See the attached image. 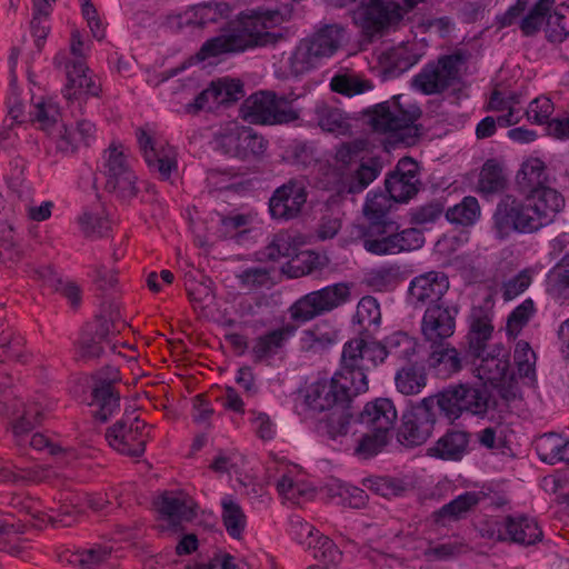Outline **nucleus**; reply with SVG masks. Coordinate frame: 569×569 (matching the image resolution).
I'll list each match as a JSON object with an SVG mask.
<instances>
[{"label": "nucleus", "mask_w": 569, "mask_h": 569, "mask_svg": "<svg viewBox=\"0 0 569 569\" xmlns=\"http://www.w3.org/2000/svg\"><path fill=\"white\" fill-rule=\"evenodd\" d=\"M305 179L292 178L278 187L270 200L269 211L273 219L288 221L297 218L307 202Z\"/></svg>", "instance_id": "15"}, {"label": "nucleus", "mask_w": 569, "mask_h": 569, "mask_svg": "<svg viewBox=\"0 0 569 569\" xmlns=\"http://www.w3.org/2000/svg\"><path fill=\"white\" fill-rule=\"evenodd\" d=\"M417 163L408 158L401 159L393 172L386 179V190L395 202H406L418 192Z\"/></svg>", "instance_id": "20"}, {"label": "nucleus", "mask_w": 569, "mask_h": 569, "mask_svg": "<svg viewBox=\"0 0 569 569\" xmlns=\"http://www.w3.org/2000/svg\"><path fill=\"white\" fill-rule=\"evenodd\" d=\"M56 131L52 138L59 152L72 154L82 146L81 138L78 137L74 128L61 124Z\"/></svg>", "instance_id": "57"}, {"label": "nucleus", "mask_w": 569, "mask_h": 569, "mask_svg": "<svg viewBox=\"0 0 569 569\" xmlns=\"http://www.w3.org/2000/svg\"><path fill=\"white\" fill-rule=\"evenodd\" d=\"M506 179L500 163L495 159H489L482 166L478 181L480 192L490 194L505 188Z\"/></svg>", "instance_id": "43"}, {"label": "nucleus", "mask_w": 569, "mask_h": 569, "mask_svg": "<svg viewBox=\"0 0 569 569\" xmlns=\"http://www.w3.org/2000/svg\"><path fill=\"white\" fill-rule=\"evenodd\" d=\"M483 498L481 492L468 491L435 511V522L445 526L447 522L457 521L473 509Z\"/></svg>", "instance_id": "33"}, {"label": "nucleus", "mask_w": 569, "mask_h": 569, "mask_svg": "<svg viewBox=\"0 0 569 569\" xmlns=\"http://www.w3.org/2000/svg\"><path fill=\"white\" fill-rule=\"evenodd\" d=\"M397 410L391 400L379 398L368 402L356 418L355 425L368 430L389 433L397 420Z\"/></svg>", "instance_id": "24"}, {"label": "nucleus", "mask_w": 569, "mask_h": 569, "mask_svg": "<svg viewBox=\"0 0 569 569\" xmlns=\"http://www.w3.org/2000/svg\"><path fill=\"white\" fill-rule=\"evenodd\" d=\"M553 112V103L547 97H539L532 100L526 111L529 121L549 126L550 116Z\"/></svg>", "instance_id": "63"}, {"label": "nucleus", "mask_w": 569, "mask_h": 569, "mask_svg": "<svg viewBox=\"0 0 569 569\" xmlns=\"http://www.w3.org/2000/svg\"><path fill=\"white\" fill-rule=\"evenodd\" d=\"M458 312L456 306L429 305L421 320V335L425 342L439 345L448 341L455 333Z\"/></svg>", "instance_id": "16"}, {"label": "nucleus", "mask_w": 569, "mask_h": 569, "mask_svg": "<svg viewBox=\"0 0 569 569\" xmlns=\"http://www.w3.org/2000/svg\"><path fill=\"white\" fill-rule=\"evenodd\" d=\"M513 359L520 377L532 378L535 376L536 355L527 341L517 342Z\"/></svg>", "instance_id": "56"}, {"label": "nucleus", "mask_w": 569, "mask_h": 569, "mask_svg": "<svg viewBox=\"0 0 569 569\" xmlns=\"http://www.w3.org/2000/svg\"><path fill=\"white\" fill-rule=\"evenodd\" d=\"M352 389L353 386L337 372L329 380L312 383L306 396V403L315 412L331 411L349 403L352 397L361 393Z\"/></svg>", "instance_id": "11"}, {"label": "nucleus", "mask_w": 569, "mask_h": 569, "mask_svg": "<svg viewBox=\"0 0 569 569\" xmlns=\"http://www.w3.org/2000/svg\"><path fill=\"white\" fill-rule=\"evenodd\" d=\"M292 100L278 97L271 91H261L247 98L241 107L244 120L259 124H283L299 118V111L292 108Z\"/></svg>", "instance_id": "7"}, {"label": "nucleus", "mask_w": 569, "mask_h": 569, "mask_svg": "<svg viewBox=\"0 0 569 569\" xmlns=\"http://www.w3.org/2000/svg\"><path fill=\"white\" fill-rule=\"evenodd\" d=\"M462 53L442 56L436 63H428L412 80V86L425 94L441 93L459 81Z\"/></svg>", "instance_id": "9"}, {"label": "nucleus", "mask_w": 569, "mask_h": 569, "mask_svg": "<svg viewBox=\"0 0 569 569\" xmlns=\"http://www.w3.org/2000/svg\"><path fill=\"white\" fill-rule=\"evenodd\" d=\"M237 279L240 286L247 290L271 288L274 284L271 271L261 267L247 268L237 274Z\"/></svg>", "instance_id": "52"}, {"label": "nucleus", "mask_w": 569, "mask_h": 569, "mask_svg": "<svg viewBox=\"0 0 569 569\" xmlns=\"http://www.w3.org/2000/svg\"><path fill=\"white\" fill-rule=\"evenodd\" d=\"M569 17V4H559L552 14H548L547 20V37L551 42H562L569 37V30L565 23V20Z\"/></svg>", "instance_id": "49"}, {"label": "nucleus", "mask_w": 569, "mask_h": 569, "mask_svg": "<svg viewBox=\"0 0 569 569\" xmlns=\"http://www.w3.org/2000/svg\"><path fill=\"white\" fill-rule=\"evenodd\" d=\"M393 202L395 200L388 192H369L362 208V213L366 220L363 224L393 221L389 218V212Z\"/></svg>", "instance_id": "36"}, {"label": "nucleus", "mask_w": 569, "mask_h": 569, "mask_svg": "<svg viewBox=\"0 0 569 569\" xmlns=\"http://www.w3.org/2000/svg\"><path fill=\"white\" fill-rule=\"evenodd\" d=\"M330 87L335 92L352 97L370 90L372 84L355 74H338L331 79Z\"/></svg>", "instance_id": "50"}, {"label": "nucleus", "mask_w": 569, "mask_h": 569, "mask_svg": "<svg viewBox=\"0 0 569 569\" xmlns=\"http://www.w3.org/2000/svg\"><path fill=\"white\" fill-rule=\"evenodd\" d=\"M159 512L172 523L191 521L196 518V502L184 493L164 491L157 503Z\"/></svg>", "instance_id": "27"}, {"label": "nucleus", "mask_w": 569, "mask_h": 569, "mask_svg": "<svg viewBox=\"0 0 569 569\" xmlns=\"http://www.w3.org/2000/svg\"><path fill=\"white\" fill-rule=\"evenodd\" d=\"M555 0H538L529 13L521 19L520 29L525 36L535 34L551 11Z\"/></svg>", "instance_id": "48"}, {"label": "nucleus", "mask_w": 569, "mask_h": 569, "mask_svg": "<svg viewBox=\"0 0 569 569\" xmlns=\"http://www.w3.org/2000/svg\"><path fill=\"white\" fill-rule=\"evenodd\" d=\"M385 360L386 351L381 342L359 336L345 343L339 373L353 386L352 390L362 393L369 388L367 372Z\"/></svg>", "instance_id": "3"}, {"label": "nucleus", "mask_w": 569, "mask_h": 569, "mask_svg": "<svg viewBox=\"0 0 569 569\" xmlns=\"http://www.w3.org/2000/svg\"><path fill=\"white\" fill-rule=\"evenodd\" d=\"M478 360L475 363L476 377L485 383L496 385L501 382L509 370V360L507 355L487 352L480 357H473Z\"/></svg>", "instance_id": "32"}, {"label": "nucleus", "mask_w": 569, "mask_h": 569, "mask_svg": "<svg viewBox=\"0 0 569 569\" xmlns=\"http://www.w3.org/2000/svg\"><path fill=\"white\" fill-rule=\"evenodd\" d=\"M395 385L405 396L418 395L427 385L426 371L416 365H407L396 372Z\"/></svg>", "instance_id": "38"}, {"label": "nucleus", "mask_w": 569, "mask_h": 569, "mask_svg": "<svg viewBox=\"0 0 569 569\" xmlns=\"http://www.w3.org/2000/svg\"><path fill=\"white\" fill-rule=\"evenodd\" d=\"M291 18V9L287 6L276 9L252 10L241 14L237 21L221 31L217 37L208 39L200 48L201 60L224 53H236L252 47L274 44L282 39V33L270 31Z\"/></svg>", "instance_id": "1"}, {"label": "nucleus", "mask_w": 569, "mask_h": 569, "mask_svg": "<svg viewBox=\"0 0 569 569\" xmlns=\"http://www.w3.org/2000/svg\"><path fill=\"white\" fill-rule=\"evenodd\" d=\"M316 116L317 122L322 130L338 136L349 133L350 124L348 119L339 109L320 103L316 107Z\"/></svg>", "instance_id": "40"}, {"label": "nucleus", "mask_w": 569, "mask_h": 569, "mask_svg": "<svg viewBox=\"0 0 569 569\" xmlns=\"http://www.w3.org/2000/svg\"><path fill=\"white\" fill-rule=\"evenodd\" d=\"M3 480L12 482H51L58 475L49 467H31L14 472L8 469L2 470Z\"/></svg>", "instance_id": "46"}, {"label": "nucleus", "mask_w": 569, "mask_h": 569, "mask_svg": "<svg viewBox=\"0 0 569 569\" xmlns=\"http://www.w3.org/2000/svg\"><path fill=\"white\" fill-rule=\"evenodd\" d=\"M346 29L339 23L323 24L306 38L321 59L332 57L342 46Z\"/></svg>", "instance_id": "28"}, {"label": "nucleus", "mask_w": 569, "mask_h": 569, "mask_svg": "<svg viewBox=\"0 0 569 569\" xmlns=\"http://www.w3.org/2000/svg\"><path fill=\"white\" fill-rule=\"evenodd\" d=\"M356 319L366 329L371 326L378 327L381 311L377 299L371 296L362 297L357 306Z\"/></svg>", "instance_id": "54"}, {"label": "nucleus", "mask_w": 569, "mask_h": 569, "mask_svg": "<svg viewBox=\"0 0 569 569\" xmlns=\"http://www.w3.org/2000/svg\"><path fill=\"white\" fill-rule=\"evenodd\" d=\"M562 438L556 432L541 436L536 443V451L543 462L556 465L559 462Z\"/></svg>", "instance_id": "53"}, {"label": "nucleus", "mask_w": 569, "mask_h": 569, "mask_svg": "<svg viewBox=\"0 0 569 569\" xmlns=\"http://www.w3.org/2000/svg\"><path fill=\"white\" fill-rule=\"evenodd\" d=\"M399 277V267L385 266L368 273V283L379 290L393 286Z\"/></svg>", "instance_id": "64"}, {"label": "nucleus", "mask_w": 569, "mask_h": 569, "mask_svg": "<svg viewBox=\"0 0 569 569\" xmlns=\"http://www.w3.org/2000/svg\"><path fill=\"white\" fill-rule=\"evenodd\" d=\"M480 217V206L475 197H465L460 203L448 209L446 218L457 224L471 226Z\"/></svg>", "instance_id": "45"}, {"label": "nucleus", "mask_w": 569, "mask_h": 569, "mask_svg": "<svg viewBox=\"0 0 569 569\" xmlns=\"http://www.w3.org/2000/svg\"><path fill=\"white\" fill-rule=\"evenodd\" d=\"M495 226L501 238L511 231L532 233L545 227L539 214L527 199L522 203L511 196L505 197L495 213Z\"/></svg>", "instance_id": "8"}, {"label": "nucleus", "mask_w": 569, "mask_h": 569, "mask_svg": "<svg viewBox=\"0 0 569 569\" xmlns=\"http://www.w3.org/2000/svg\"><path fill=\"white\" fill-rule=\"evenodd\" d=\"M79 223L83 234L91 239H98L107 236L110 229L107 218L91 212H84L80 216Z\"/></svg>", "instance_id": "59"}, {"label": "nucleus", "mask_w": 569, "mask_h": 569, "mask_svg": "<svg viewBox=\"0 0 569 569\" xmlns=\"http://www.w3.org/2000/svg\"><path fill=\"white\" fill-rule=\"evenodd\" d=\"M356 419L352 418L349 405L337 407L329 411L323 420V429L326 433L331 438L336 439L340 436L347 435L351 423H355Z\"/></svg>", "instance_id": "44"}, {"label": "nucleus", "mask_w": 569, "mask_h": 569, "mask_svg": "<svg viewBox=\"0 0 569 569\" xmlns=\"http://www.w3.org/2000/svg\"><path fill=\"white\" fill-rule=\"evenodd\" d=\"M432 398L435 405L449 420H456L465 413L483 417L490 407L488 390L471 383L449 386Z\"/></svg>", "instance_id": "5"}, {"label": "nucleus", "mask_w": 569, "mask_h": 569, "mask_svg": "<svg viewBox=\"0 0 569 569\" xmlns=\"http://www.w3.org/2000/svg\"><path fill=\"white\" fill-rule=\"evenodd\" d=\"M321 58L307 39H302L288 59V68L292 76L300 77L316 69Z\"/></svg>", "instance_id": "35"}, {"label": "nucleus", "mask_w": 569, "mask_h": 569, "mask_svg": "<svg viewBox=\"0 0 569 569\" xmlns=\"http://www.w3.org/2000/svg\"><path fill=\"white\" fill-rule=\"evenodd\" d=\"M468 321V353L471 357H480L486 353L488 342L492 338V315L488 308L472 307Z\"/></svg>", "instance_id": "22"}, {"label": "nucleus", "mask_w": 569, "mask_h": 569, "mask_svg": "<svg viewBox=\"0 0 569 569\" xmlns=\"http://www.w3.org/2000/svg\"><path fill=\"white\" fill-rule=\"evenodd\" d=\"M542 530L533 518L507 516L500 523L497 539L500 541L531 546L542 539Z\"/></svg>", "instance_id": "23"}, {"label": "nucleus", "mask_w": 569, "mask_h": 569, "mask_svg": "<svg viewBox=\"0 0 569 569\" xmlns=\"http://www.w3.org/2000/svg\"><path fill=\"white\" fill-rule=\"evenodd\" d=\"M137 140L149 169L158 172L161 179L168 180L178 167L176 150L156 147L153 138L143 128L137 130Z\"/></svg>", "instance_id": "19"}, {"label": "nucleus", "mask_w": 569, "mask_h": 569, "mask_svg": "<svg viewBox=\"0 0 569 569\" xmlns=\"http://www.w3.org/2000/svg\"><path fill=\"white\" fill-rule=\"evenodd\" d=\"M104 174L107 191L123 200L137 196V177L121 147L110 146L106 151Z\"/></svg>", "instance_id": "12"}, {"label": "nucleus", "mask_w": 569, "mask_h": 569, "mask_svg": "<svg viewBox=\"0 0 569 569\" xmlns=\"http://www.w3.org/2000/svg\"><path fill=\"white\" fill-rule=\"evenodd\" d=\"M546 291L559 303L569 302V270L559 262L547 274Z\"/></svg>", "instance_id": "41"}, {"label": "nucleus", "mask_w": 569, "mask_h": 569, "mask_svg": "<svg viewBox=\"0 0 569 569\" xmlns=\"http://www.w3.org/2000/svg\"><path fill=\"white\" fill-rule=\"evenodd\" d=\"M386 351V358L393 356L398 359H408L415 352V343L412 339L406 333H395L382 343Z\"/></svg>", "instance_id": "55"}, {"label": "nucleus", "mask_w": 569, "mask_h": 569, "mask_svg": "<svg viewBox=\"0 0 569 569\" xmlns=\"http://www.w3.org/2000/svg\"><path fill=\"white\" fill-rule=\"evenodd\" d=\"M383 57L388 69L395 73H402L418 62V57L405 46L387 50Z\"/></svg>", "instance_id": "51"}, {"label": "nucleus", "mask_w": 569, "mask_h": 569, "mask_svg": "<svg viewBox=\"0 0 569 569\" xmlns=\"http://www.w3.org/2000/svg\"><path fill=\"white\" fill-rule=\"evenodd\" d=\"M221 507V519L228 535L233 539H241L247 525V517L242 508L231 497L223 498Z\"/></svg>", "instance_id": "39"}, {"label": "nucleus", "mask_w": 569, "mask_h": 569, "mask_svg": "<svg viewBox=\"0 0 569 569\" xmlns=\"http://www.w3.org/2000/svg\"><path fill=\"white\" fill-rule=\"evenodd\" d=\"M547 172L545 163L538 158L525 161L517 173V183L528 194L538 188H546Z\"/></svg>", "instance_id": "37"}, {"label": "nucleus", "mask_w": 569, "mask_h": 569, "mask_svg": "<svg viewBox=\"0 0 569 569\" xmlns=\"http://www.w3.org/2000/svg\"><path fill=\"white\" fill-rule=\"evenodd\" d=\"M251 221L252 216L247 213L221 216L218 232L223 238H232L246 231V228L251 223Z\"/></svg>", "instance_id": "60"}, {"label": "nucleus", "mask_w": 569, "mask_h": 569, "mask_svg": "<svg viewBox=\"0 0 569 569\" xmlns=\"http://www.w3.org/2000/svg\"><path fill=\"white\" fill-rule=\"evenodd\" d=\"M429 349L428 365L430 368L436 369L438 373L449 376L461 369L462 365L459 352L449 341L440 342L439 345L429 343Z\"/></svg>", "instance_id": "34"}, {"label": "nucleus", "mask_w": 569, "mask_h": 569, "mask_svg": "<svg viewBox=\"0 0 569 569\" xmlns=\"http://www.w3.org/2000/svg\"><path fill=\"white\" fill-rule=\"evenodd\" d=\"M350 299V283L338 282L300 297L289 307L288 312L293 322L302 325L338 309Z\"/></svg>", "instance_id": "6"}, {"label": "nucleus", "mask_w": 569, "mask_h": 569, "mask_svg": "<svg viewBox=\"0 0 569 569\" xmlns=\"http://www.w3.org/2000/svg\"><path fill=\"white\" fill-rule=\"evenodd\" d=\"M545 226L553 221L557 213L565 207V199L556 189L538 188L527 196Z\"/></svg>", "instance_id": "31"}, {"label": "nucleus", "mask_w": 569, "mask_h": 569, "mask_svg": "<svg viewBox=\"0 0 569 569\" xmlns=\"http://www.w3.org/2000/svg\"><path fill=\"white\" fill-rule=\"evenodd\" d=\"M297 326L286 323L280 328L271 330L258 337L252 347V355L256 361H263L274 356L283 348L286 342L295 335Z\"/></svg>", "instance_id": "29"}, {"label": "nucleus", "mask_w": 569, "mask_h": 569, "mask_svg": "<svg viewBox=\"0 0 569 569\" xmlns=\"http://www.w3.org/2000/svg\"><path fill=\"white\" fill-rule=\"evenodd\" d=\"M218 141L227 154L242 160L259 158L268 147V141L252 128L237 123L224 127Z\"/></svg>", "instance_id": "13"}, {"label": "nucleus", "mask_w": 569, "mask_h": 569, "mask_svg": "<svg viewBox=\"0 0 569 569\" xmlns=\"http://www.w3.org/2000/svg\"><path fill=\"white\" fill-rule=\"evenodd\" d=\"M67 86L63 96L67 100L80 98L82 94L98 97L101 84L93 76L83 60H73L66 63Z\"/></svg>", "instance_id": "21"}, {"label": "nucleus", "mask_w": 569, "mask_h": 569, "mask_svg": "<svg viewBox=\"0 0 569 569\" xmlns=\"http://www.w3.org/2000/svg\"><path fill=\"white\" fill-rule=\"evenodd\" d=\"M146 423L138 417H123L107 429L106 440L119 453L138 458L146 450Z\"/></svg>", "instance_id": "14"}, {"label": "nucleus", "mask_w": 569, "mask_h": 569, "mask_svg": "<svg viewBox=\"0 0 569 569\" xmlns=\"http://www.w3.org/2000/svg\"><path fill=\"white\" fill-rule=\"evenodd\" d=\"M9 410L10 408L6 406L4 411ZM11 416L13 417V435L18 439V442L21 443L24 440V436L41 423L46 416V407L38 401L16 403L11 408Z\"/></svg>", "instance_id": "26"}, {"label": "nucleus", "mask_w": 569, "mask_h": 569, "mask_svg": "<svg viewBox=\"0 0 569 569\" xmlns=\"http://www.w3.org/2000/svg\"><path fill=\"white\" fill-rule=\"evenodd\" d=\"M359 239L363 249L375 256H393L421 248L422 232L416 228L399 230L396 221L360 224Z\"/></svg>", "instance_id": "2"}, {"label": "nucleus", "mask_w": 569, "mask_h": 569, "mask_svg": "<svg viewBox=\"0 0 569 569\" xmlns=\"http://www.w3.org/2000/svg\"><path fill=\"white\" fill-rule=\"evenodd\" d=\"M60 119L59 106L51 99H41L33 104L30 120L39 128L53 134V129Z\"/></svg>", "instance_id": "42"}, {"label": "nucleus", "mask_w": 569, "mask_h": 569, "mask_svg": "<svg viewBox=\"0 0 569 569\" xmlns=\"http://www.w3.org/2000/svg\"><path fill=\"white\" fill-rule=\"evenodd\" d=\"M313 557L325 563H338L342 558V552L336 543L327 536L317 535V540L311 547Z\"/></svg>", "instance_id": "58"}, {"label": "nucleus", "mask_w": 569, "mask_h": 569, "mask_svg": "<svg viewBox=\"0 0 569 569\" xmlns=\"http://www.w3.org/2000/svg\"><path fill=\"white\" fill-rule=\"evenodd\" d=\"M111 551V547L97 545L79 552L74 562H77L82 569H97L108 560Z\"/></svg>", "instance_id": "61"}, {"label": "nucleus", "mask_w": 569, "mask_h": 569, "mask_svg": "<svg viewBox=\"0 0 569 569\" xmlns=\"http://www.w3.org/2000/svg\"><path fill=\"white\" fill-rule=\"evenodd\" d=\"M400 14L395 6L383 0H362L352 12V20L363 34L373 37L391 22L399 20Z\"/></svg>", "instance_id": "17"}, {"label": "nucleus", "mask_w": 569, "mask_h": 569, "mask_svg": "<svg viewBox=\"0 0 569 569\" xmlns=\"http://www.w3.org/2000/svg\"><path fill=\"white\" fill-rule=\"evenodd\" d=\"M401 97L386 101L367 111L372 129L380 133L396 134L400 140L410 143L418 136L415 122L420 118L421 110L412 103H402Z\"/></svg>", "instance_id": "4"}, {"label": "nucleus", "mask_w": 569, "mask_h": 569, "mask_svg": "<svg viewBox=\"0 0 569 569\" xmlns=\"http://www.w3.org/2000/svg\"><path fill=\"white\" fill-rule=\"evenodd\" d=\"M263 257L270 261H278L280 258H289L295 254L291 238L287 234H277L264 248Z\"/></svg>", "instance_id": "62"}, {"label": "nucleus", "mask_w": 569, "mask_h": 569, "mask_svg": "<svg viewBox=\"0 0 569 569\" xmlns=\"http://www.w3.org/2000/svg\"><path fill=\"white\" fill-rule=\"evenodd\" d=\"M433 407L435 398L427 397L402 415L397 432V440L400 445L413 448L423 445L429 439L436 423Z\"/></svg>", "instance_id": "10"}, {"label": "nucleus", "mask_w": 569, "mask_h": 569, "mask_svg": "<svg viewBox=\"0 0 569 569\" xmlns=\"http://www.w3.org/2000/svg\"><path fill=\"white\" fill-rule=\"evenodd\" d=\"M118 372L113 371L112 377L107 379H96L90 406L97 407L93 417L100 422H106L108 418L119 408V396L114 392L112 383L117 380Z\"/></svg>", "instance_id": "25"}, {"label": "nucleus", "mask_w": 569, "mask_h": 569, "mask_svg": "<svg viewBox=\"0 0 569 569\" xmlns=\"http://www.w3.org/2000/svg\"><path fill=\"white\" fill-rule=\"evenodd\" d=\"M469 438L467 431L450 430L428 448V455L445 460H460L467 451Z\"/></svg>", "instance_id": "30"}, {"label": "nucleus", "mask_w": 569, "mask_h": 569, "mask_svg": "<svg viewBox=\"0 0 569 569\" xmlns=\"http://www.w3.org/2000/svg\"><path fill=\"white\" fill-rule=\"evenodd\" d=\"M449 289V279L441 271H428L415 277L408 288L409 300L415 307L426 303H442L441 298Z\"/></svg>", "instance_id": "18"}, {"label": "nucleus", "mask_w": 569, "mask_h": 569, "mask_svg": "<svg viewBox=\"0 0 569 569\" xmlns=\"http://www.w3.org/2000/svg\"><path fill=\"white\" fill-rule=\"evenodd\" d=\"M388 436L389 433L377 430L361 431L358 446L355 448L356 455L363 459L378 455L387 446Z\"/></svg>", "instance_id": "47"}]
</instances>
